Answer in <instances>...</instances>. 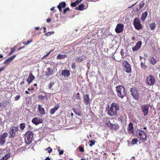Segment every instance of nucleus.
<instances>
[{
    "label": "nucleus",
    "mask_w": 160,
    "mask_h": 160,
    "mask_svg": "<svg viewBox=\"0 0 160 160\" xmlns=\"http://www.w3.org/2000/svg\"><path fill=\"white\" fill-rule=\"evenodd\" d=\"M48 149H50L48 151V153H50L52 151V149L50 148V147H48V148H47L46 150H47Z\"/></svg>",
    "instance_id": "3c124183"
},
{
    "label": "nucleus",
    "mask_w": 160,
    "mask_h": 160,
    "mask_svg": "<svg viewBox=\"0 0 160 160\" xmlns=\"http://www.w3.org/2000/svg\"><path fill=\"white\" fill-rule=\"evenodd\" d=\"M120 53L122 56V57H125L126 55L127 54L124 52L123 49H121L120 51Z\"/></svg>",
    "instance_id": "e433bc0d"
},
{
    "label": "nucleus",
    "mask_w": 160,
    "mask_h": 160,
    "mask_svg": "<svg viewBox=\"0 0 160 160\" xmlns=\"http://www.w3.org/2000/svg\"><path fill=\"white\" fill-rule=\"evenodd\" d=\"M48 55H49L47 53V54H46V55L44 56L42 58H42H45L47 56H48Z\"/></svg>",
    "instance_id": "13d9d810"
},
{
    "label": "nucleus",
    "mask_w": 160,
    "mask_h": 160,
    "mask_svg": "<svg viewBox=\"0 0 160 160\" xmlns=\"http://www.w3.org/2000/svg\"><path fill=\"white\" fill-rule=\"evenodd\" d=\"M43 122L42 119L38 118H34L32 120V122L36 125L42 123Z\"/></svg>",
    "instance_id": "2eb2a0df"
},
{
    "label": "nucleus",
    "mask_w": 160,
    "mask_h": 160,
    "mask_svg": "<svg viewBox=\"0 0 160 160\" xmlns=\"http://www.w3.org/2000/svg\"><path fill=\"white\" fill-rule=\"evenodd\" d=\"M44 98H45V99L47 100H48V96L47 95H46L44 96Z\"/></svg>",
    "instance_id": "6e6d98bb"
},
{
    "label": "nucleus",
    "mask_w": 160,
    "mask_h": 160,
    "mask_svg": "<svg viewBox=\"0 0 160 160\" xmlns=\"http://www.w3.org/2000/svg\"><path fill=\"white\" fill-rule=\"evenodd\" d=\"M148 60L149 62L151 63L152 65H155L157 63V61L156 59L154 58L153 57H150L148 58Z\"/></svg>",
    "instance_id": "393cba45"
},
{
    "label": "nucleus",
    "mask_w": 160,
    "mask_h": 160,
    "mask_svg": "<svg viewBox=\"0 0 160 160\" xmlns=\"http://www.w3.org/2000/svg\"><path fill=\"white\" fill-rule=\"evenodd\" d=\"M146 81L147 84L150 86L153 85L155 82L154 77L152 75H150L147 78Z\"/></svg>",
    "instance_id": "423d86ee"
},
{
    "label": "nucleus",
    "mask_w": 160,
    "mask_h": 160,
    "mask_svg": "<svg viewBox=\"0 0 160 160\" xmlns=\"http://www.w3.org/2000/svg\"><path fill=\"white\" fill-rule=\"evenodd\" d=\"M130 92L131 95L135 99L138 98L139 95L138 92L136 88H132L131 89Z\"/></svg>",
    "instance_id": "9d476101"
},
{
    "label": "nucleus",
    "mask_w": 160,
    "mask_h": 160,
    "mask_svg": "<svg viewBox=\"0 0 160 160\" xmlns=\"http://www.w3.org/2000/svg\"><path fill=\"white\" fill-rule=\"evenodd\" d=\"M58 151L59 152V155H62L63 153V150H58Z\"/></svg>",
    "instance_id": "8fccbe9b"
},
{
    "label": "nucleus",
    "mask_w": 160,
    "mask_h": 160,
    "mask_svg": "<svg viewBox=\"0 0 160 160\" xmlns=\"http://www.w3.org/2000/svg\"><path fill=\"white\" fill-rule=\"evenodd\" d=\"M70 74V71L69 70H64L62 71L60 75L63 76L64 77L67 78L69 77Z\"/></svg>",
    "instance_id": "f3484780"
},
{
    "label": "nucleus",
    "mask_w": 160,
    "mask_h": 160,
    "mask_svg": "<svg viewBox=\"0 0 160 160\" xmlns=\"http://www.w3.org/2000/svg\"><path fill=\"white\" fill-rule=\"evenodd\" d=\"M24 81H23L20 83V85H22V84H24Z\"/></svg>",
    "instance_id": "680f3d73"
},
{
    "label": "nucleus",
    "mask_w": 160,
    "mask_h": 160,
    "mask_svg": "<svg viewBox=\"0 0 160 160\" xmlns=\"http://www.w3.org/2000/svg\"><path fill=\"white\" fill-rule=\"evenodd\" d=\"M119 109L118 105L115 103L113 102L110 107L108 108V113L111 116H114L117 115L118 111Z\"/></svg>",
    "instance_id": "f257e3e1"
},
{
    "label": "nucleus",
    "mask_w": 160,
    "mask_h": 160,
    "mask_svg": "<svg viewBox=\"0 0 160 160\" xmlns=\"http://www.w3.org/2000/svg\"><path fill=\"white\" fill-rule=\"evenodd\" d=\"M124 26L121 24H118L115 29L116 32L117 33H119L121 32L123 30Z\"/></svg>",
    "instance_id": "f8f14e48"
},
{
    "label": "nucleus",
    "mask_w": 160,
    "mask_h": 160,
    "mask_svg": "<svg viewBox=\"0 0 160 160\" xmlns=\"http://www.w3.org/2000/svg\"><path fill=\"white\" fill-rule=\"evenodd\" d=\"M69 10V8L68 7L63 10V13L64 14H65L66 12L68 11Z\"/></svg>",
    "instance_id": "37998d69"
},
{
    "label": "nucleus",
    "mask_w": 160,
    "mask_h": 160,
    "mask_svg": "<svg viewBox=\"0 0 160 160\" xmlns=\"http://www.w3.org/2000/svg\"><path fill=\"white\" fill-rule=\"evenodd\" d=\"M25 124L24 123H21L19 125L20 129L21 130H23L25 128Z\"/></svg>",
    "instance_id": "473e14b6"
},
{
    "label": "nucleus",
    "mask_w": 160,
    "mask_h": 160,
    "mask_svg": "<svg viewBox=\"0 0 160 160\" xmlns=\"http://www.w3.org/2000/svg\"><path fill=\"white\" fill-rule=\"evenodd\" d=\"M109 122L110 123V125L109 126L110 128L114 130H116L119 128V126L118 124L115 123L112 124L111 123L110 121H109Z\"/></svg>",
    "instance_id": "aec40b11"
},
{
    "label": "nucleus",
    "mask_w": 160,
    "mask_h": 160,
    "mask_svg": "<svg viewBox=\"0 0 160 160\" xmlns=\"http://www.w3.org/2000/svg\"><path fill=\"white\" fill-rule=\"evenodd\" d=\"M16 49H17V46H15L13 47V48H12L11 49V51H10V52L9 53V55H10L11 54H12L15 51V50H16Z\"/></svg>",
    "instance_id": "72a5a7b5"
},
{
    "label": "nucleus",
    "mask_w": 160,
    "mask_h": 160,
    "mask_svg": "<svg viewBox=\"0 0 160 160\" xmlns=\"http://www.w3.org/2000/svg\"><path fill=\"white\" fill-rule=\"evenodd\" d=\"M32 38H30V39L27 41V42H26V44L27 45L29 44L30 42H32Z\"/></svg>",
    "instance_id": "c03bdc74"
},
{
    "label": "nucleus",
    "mask_w": 160,
    "mask_h": 160,
    "mask_svg": "<svg viewBox=\"0 0 160 160\" xmlns=\"http://www.w3.org/2000/svg\"><path fill=\"white\" fill-rule=\"evenodd\" d=\"M66 3L64 2H62L59 3L58 5L61 6L62 8H64L66 6Z\"/></svg>",
    "instance_id": "f704fd0d"
},
{
    "label": "nucleus",
    "mask_w": 160,
    "mask_h": 160,
    "mask_svg": "<svg viewBox=\"0 0 160 160\" xmlns=\"http://www.w3.org/2000/svg\"><path fill=\"white\" fill-rule=\"evenodd\" d=\"M55 8V7H53L50 9V10L52 11H53L54 10Z\"/></svg>",
    "instance_id": "bf43d9fd"
},
{
    "label": "nucleus",
    "mask_w": 160,
    "mask_h": 160,
    "mask_svg": "<svg viewBox=\"0 0 160 160\" xmlns=\"http://www.w3.org/2000/svg\"><path fill=\"white\" fill-rule=\"evenodd\" d=\"M45 160H50V159L48 157H47Z\"/></svg>",
    "instance_id": "052dcab7"
},
{
    "label": "nucleus",
    "mask_w": 160,
    "mask_h": 160,
    "mask_svg": "<svg viewBox=\"0 0 160 160\" xmlns=\"http://www.w3.org/2000/svg\"><path fill=\"white\" fill-rule=\"evenodd\" d=\"M38 108L39 112L41 115H43L45 114L44 109L43 108H42L41 105H39Z\"/></svg>",
    "instance_id": "412c9836"
},
{
    "label": "nucleus",
    "mask_w": 160,
    "mask_h": 160,
    "mask_svg": "<svg viewBox=\"0 0 160 160\" xmlns=\"http://www.w3.org/2000/svg\"><path fill=\"white\" fill-rule=\"evenodd\" d=\"M10 157V155L9 154H7L1 160H7Z\"/></svg>",
    "instance_id": "c9c22d12"
},
{
    "label": "nucleus",
    "mask_w": 160,
    "mask_h": 160,
    "mask_svg": "<svg viewBox=\"0 0 160 160\" xmlns=\"http://www.w3.org/2000/svg\"><path fill=\"white\" fill-rule=\"evenodd\" d=\"M20 97L19 95H17L15 98V100L17 101L19 100Z\"/></svg>",
    "instance_id": "49530a36"
},
{
    "label": "nucleus",
    "mask_w": 160,
    "mask_h": 160,
    "mask_svg": "<svg viewBox=\"0 0 160 160\" xmlns=\"http://www.w3.org/2000/svg\"><path fill=\"white\" fill-rule=\"evenodd\" d=\"M33 137V134L32 132L28 131L27 132L25 135V142L27 144L31 143Z\"/></svg>",
    "instance_id": "20e7f679"
},
{
    "label": "nucleus",
    "mask_w": 160,
    "mask_h": 160,
    "mask_svg": "<svg viewBox=\"0 0 160 160\" xmlns=\"http://www.w3.org/2000/svg\"><path fill=\"white\" fill-rule=\"evenodd\" d=\"M8 133L4 132L0 136V144L2 145L5 142V138L8 136Z\"/></svg>",
    "instance_id": "9b49d317"
},
{
    "label": "nucleus",
    "mask_w": 160,
    "mask_h": 160,
    "mask_svg": "<svg viewBox=\"0 0 160 160\" xmlns=\"http://www.w3.org/2000/svg\"><path fill=\"white\" fill-rule=\"evenodd\" d=\"M122 64L123 68V69L128 73H130L131 71V68L130 65L128 62L123 61L122 62Z\"/></svg>",
    "instance_id": "39448f33"
},
{
    "label": "nucleus",
    "mask_w": 160,
    "mask_h": 160,
    "mask_svg": "<svg viewBox=\"0 0 160 160\" xmlns=\"http://www.w3.org/2000/svg\"><path fill=\"white\" fill-rule=\"evenodd\" d=\"M16 55H14L7 59L3 62L4 64H9L16 57Z\"/></svg>",
    "instance_id": "6ab92c4d"
},
{
    "label": "nucleus",
    "mask_w": 160,
    "mask_h": 160,
    "mask_svg": "<svg viewBox=\"0 0 160 160\" xmlns=\"http://www.w3.org/2000/svg\"><path fill=\"white\" fill-rule=\"evenodd\" d=\"M146 59L144 58L143 59V61H142L141 63V67L142 69H145L147 68V67L145 65Z\"/></svg>",
    "instance_id": "cd10ccee"
},
{
    "label": "nucleus",
    "mask_w": 160,
    "mask_h": 160,
    "mask_svg": "<svg viewBox=\"0 0 160 160\" xmlns=\"http://www.w3.org/2000/svg\"><path fill=\"white\" fill-rule=\"evenodd\" d=\"M133 24L135 28L139 30L142 28L140 20L138 18H135L133 20Z\"/></svg>",
    "instance_id": "0eeeda50"
},
{
    "label": "nucleus",
    "mask_w": 160,
    "mask_h": 160,
    "mask_svg": "<svg viewBox=\"0 0 160 160\" xmlns=\"http://www.w3.org/2000/svg\"><path fill=\"white\" fill-rule=\"evenodd\" d=\"M25 93L27 94H29V92L27 91H25Z\"/></svg>",
    "instance_id": "69168bd1"
},
{
    "label": "nucleus",
    "mask_w": 160,
    "mask_h": 160,
    "mask_svg": "<svg viewBox=\"0 0 160 160\" xmlns=\"http://www.w3.org/2000/svg\"><path fill=\"white\" fill-rule=\"evenodd\" d=\"M66 57V55L59 54L58 55L57 58L58 59H60L64 58Z\"/></svg>",
    "instance_id": "2f4dec72"
},
{
    "label": "nucleus",
    "mask_w": 160,
    "mask_h": 160,
    "mask_svg": "<svg viewBox=\"0 0 160 160\" xmlns=\"http://www.w3.org/2000/svg\"><path fill=\"white\" fill-rule=\"evenodd\" d=\"M35 77L32 75V73H30L26 80L27 82H28V84H29L35 79Z\"/></svg>",
    "instance_id": "a211bd4d"
},
{
    "label": "nucleus",
    "mask_w": 160,
    "mask_h": 160,
    "mask_svg": "<svg viewBox=\"0 0 160 160\" xmlns=\"http://www.w3.org/2000/svg\"><path fill=\"white\" fill-rule=\"evenodd\" d=\"M75 98L76 99H80V97L79 96V93H77V95H76V96H75Z\"/></svg>",
    "instance_id": "a18cd8bd"
},
{
    "label": "nucleus",
    "mask_w": 160,
    "mask_h": 160,
    "mask_svg": "<svg viewBox=\"0 0 160 160\" xmlns=\"http://www.w3.org/2000/svg\"><path fill=\"white\" fill-rule=\"evenodd\" d=\"M144 6V2H142V3L140 4L139 5V10L142 8Z\"/></svg>",
    "instance_id": "09e8293b"
},
{
    "label": "nucleus",
    "mask_w": 160,
    "mask_h": 160,
    "mask_svg": "<svg viewBox=\"0 0 160 160\" xmlns=\"http://www.w3.org/2000/svg\"><path fill=\"white\" fill-rule=\"evenodd\" d=\"M149 105L144 104L141 107L142 111L143 112L144 116H146L148 115V113L149 106Z\"/></svg>",
    "instance_id": "1a4fd4ad"
},
{
    "label": "nucleus",
    "mask_w": 160,
    "mask_h": 160,
    "mask_svg": "<svg viewBox=\"0 0 160 160\" xmlns=\"http://www.w3.org/2000/svg\"><path fill=\"white\" fill-rule=\"evenodd\" d=\"M85 59V57L83 56H80L76 58L75 60L77 62H81L83 61Z\"/></svg>",
    "instance_id": "b1692460"
},
{
    "label": "nucleus",
    "mask_w": 160,
    "mask_h": 160,
    "mask_svg": "<svg viewBox=\"0 0 160 160\" xmlns=\"http://www.w3.org/2000/svg\"><path fill=\"white\" fill-rule=\"evenodd\" d=\"M54 83H55L54 82H50L48 85V88L50 90H53L52 87Z\"/></svg>",
    "instance_id": "7c9ffc66"
},
{
    "label": "nucleus",
    "mask_w": 160,
    "mask_h": 160,
    "mask_svg": "<svg viewBox=\"0 0 160 160\" xmlns=\"http://www.w3.org/2000/svg\"><path fill=\"white\" fill-rule=\"evenodd\" d=\"M137 4V2H136V3L132 4V6H131V7H132L134 6L136 4Z\"/></svg>",
    "instance_id": "0e129e2a"
},
{
    "label": "nucleus",
    "mask_w": 160,
    "mask_h": 160,
    "mask_svg": "<svg viewBox=\"0 0 160 160\" xmlns=\"http://www.w3.org/2000/svg\"><path fill=\"white\" fill-rule=\"evenodd\" d=\"M4 69V67H2L1 68H0V72H2V71H3Z\"/></svg>",
    "instance_id": "4d7b16f0"
},
{
    "label": "nucleus",
    "mask_w": 160,
    "mask_h": 160,
    "mask_svg": "<svg viewBox=\"0 0 160 160\" xmlns=\"http://www.w3.org/2000/svg\"><path fill=\"white\" fill-rule=\"evenodd\" d=\"M58 8L59 11L61 12L62 11V8L61 6L58 5Z\"/></svg>",
    "instance_id": "603ef678"
},
{
    "label": "nucleus",
    "mask_w": 160,
    "mask_h": 160,
    "mask_svg": "<svg viewBox=\"0 0 160 160\" xmlns=\"http://www.w3.org/2000/svg\"><path fill=\"white\" fill-rule=\"evenodd\" d=\"M89 141L90 143L89 144V145L90 147H92L95 144V142L94 141L90 140Z\"/></svg>",
    "instance_id": "ea45409f"
},
{
    "label": "nucleus",
    "mask_w": 160,
    "mask_h": 160,
    "mask_svg": "<svg viewBox=\"0 0 160 160\" xmlns=\"http://www.w3.org/2000/svg\"><path fill=\"white\" fill-rule=\"evenodd\" d=\"M128 130L129 133L131 134H133V124L132 123H130L128 125Z\"/></svg>",
    "instance_id": "4be33fe9"
},
{
    "label": "nucleus",
    "mask_w": 160,
    "mask_h": 160,
    "mask_svg": "<svg viewBox=\"0 0 160 160\" xmlns=\"http://www.w3.org/2000/svg\"><path fill=\"white\" fill-rule=\"evenodd\" d=\"M79 3L78 0H77L76 1L74 2L71 3V6L72 7H75Z\"/></svg>",
    "instance_id": "4c0bfd02"
},
{
    "label": "nucleus",
    "mask_w": 160,
    "mask_h": 160,
    "mask_svg": "<svg viewBox=\"0 0 160 160\" xmlns=\"http://www.w3.org/2000/svg\"><path fill=\"white\" fill-rule=\"evenodd\" d=\"M72 68H75V63H73L72 64Z\"/></svg>",
    "instance_id": "864d4df0"
},
{
    "label": "nucleus",
    "mask_w": 160,
    "mask_h": 160,
    "mask_svg": "<svg viewBox=\"0 0 160 160\" xmlns=\"http://www.w3.org/2000/svg\"><path fill=\"white\" fill-rule=\"evenodd\" d=\"M148 12L147 11H145L144 12L142 13V14L141 17V19L142 21H144L145 18L148 16Z\"/></svg>",
    "instance_id": "bb28decb"
},
{
    "label": "nucleus",
    "mask_w": 160,
    "mask_h": 160,
    "mask_svg": "<svg viewBox=\"0 0 160 160\" xmlns=\"http://www.w3.org/2000/svg\"><path fill=\"white\" fill-rule=\"evenodd\" d=\"M84 5L83 4H81L78 7L76 8V9L78 10H83Z\"/></svg>",
    "instance_id": "c85d7f7f"
},
{
    "label": "nucleus",
    "mask_w": 160,
    "mask_h": 160,
    "mask_svg": "<svg viewBox=\"0 0 160 160\" xmlns=\"http://www.w3.org/2000/svg\"><path fill=\"white\" fill-rule=\"evenodd\" d=\"M38 99L40 100H42L44 99V96L42 95H40L38 97Z\"/></svg>",
    "instance_id": "a19ab883"
},
{
    "label": "nucleus",
    "mask_w": 160,
    "mask_h": 160,
    "mask_svg": "<svg viewBox=\"0 0 160 160\" xmlns=\"http://www.w3.org/2000/svg\"><path fill=\"white\" fill-rule=\"evenodd\" d=\"M79 150L80 152H83L84 151V150L83 148V147H79Z\"/></svg>",
    "instance_id": "de8ad7c7"
},
{
    "label": "nucleus",
    "mask_w": 160,
    "mask_h": 160,
    "mask_svg": "<svg viewBox=\"0 0 160 160\" xmlns=\"http://www.w3.org/2000/svg\"><path fill=\"white\" fill-rule=\"evenodd\" d=\"M18 130H19L18 128V127L12 126L11 127L8 132L9 137L12 138H14L15 136L16 132Z\"/></svg>",
    "instance_id": "7ed1b4c3"
},
{
    "label": "nucleus",
    "mask_w": 160,
    "mask_h": 160,
    "mask_svg": "<svg viewBox=\"0 0 160 160\" xmlns=\"http://www.w3.org/2000/svg\"><path fill=\"white\" fill-rule=\"evenodd\" d=\"M117 94L120 98H122L126 96V90L122 86H119L116 88Z\"/></svg>",
    "instance_id": "f03ea898"
},
{
    "label": "nucleus",
    "mask_w": 160,
    "mask_h": 160,
    "mask_svg": "<svg viewBox=\"0 0 160 160\" xmlns=\"http://www.w3.org/2000/svg\"><path fill=\"white\" fill-rule=\"evenodd\" d=\"M83 102L86 105H87L89 104V102H90V100L88 95L85 94L83 95Z\"/></svg>",
    "instance_id": "dca6fc26"
},
{
    "label": "nucleus",
    "mask_w": 160,
    "mask_h": 160,
    "mask_svg": "<svg viewBox=\"0 0 160 160\" xmlns=\"http://www.w3.org/2000/svg\"><path fill=\"white\" fill-rule=\"evenodd\" d=\"M59 108V106L57 105L55 106L54 108H52L50 110V113L51 114H53Z\"/></svg>",
    "instance_id": "5701e85b"
},
{
    "label": "nucleus",
    "mask_w": 160,
    "mask_h": 160,
    "mask_svg": "<svg viewBox=\"0 0 160 160\" xmlns=\"http://www.w3.org/2000/svg\"><path fill=\"white\" fill-rule=\"evenodd\" d=\"M54 72V69H52L50 68H48L45 72L46 75L47 77H49L52 75Z\"/></svg>",
    "instance_id": "ddd939ff"
},
{
    "label": "nucleus",
    "mask_w": 160,
    "mask_h": 160,
    "mask_svg": "<svg viewBox=\"0 0 160 160\" xmlns=\"http://www.w3.org/2000/svg\"><path fill=\"white\" fill-rule=\"evenodd\" d=\"M139 57H140V60H141L143 58V57H142L141 56H140Z\"/></svg>",
    "instance_id": "338daca9"
},
{
    "label": "nucleus",
    "mask_w": 160,
    "mask_h": 160,
    "mask_svg": "<svg viewBox=\"0 0 160 160\" xmlns=\"http://www.w3.org/2000/svg\"><path fill=\"white\" fill-rule=\"evenodd\" d=\"M72 110L76 114L79 116H82V113L81 110L77 109L75 108H73Z\"/></svg>",
    "instance_id": "a878e982"
},
{
    "label": "nucleus",
    "mask_w": 160,
    "mask_h": 160,
    "mask_svg": "<svg viewBox=\"0 0 160 160\" xmlns=\"http://www.w3.org/2000/svg\"><path fill=\"white\" fill-rule=\"evenodd\" d=\"M149 26L151 30H154L155 29L156 24L155 23H152L150 24Z\"/></svg>",
    "instance_id": "c756f323"
},
{
    "label": "nucleus",
    "mask_w": 160,
    "mask_h": 160,
    "mask_svg": "<svg viewBox=\"0 0 160 160\" xmlns=\"http://www.w3.org/2000/svg\"><path fill=\"white\" fill-rule=\"evenodd\" d=\"M142 44V42L141 41H139L137 42L136 43L135 46L132 48L133 51L134 52L138 50L141 48Z\"/></svg>",
    "instance_id": "4468645a"
},
{
    "label": "nucleus",
    "mask_w": 160,
    "mask_h": 160,
    "mask_svg": "<svg viewBox=\"0 0 160 160\" xmlns=\"http://www.w3.org/2000/svg\"><path fill=\"white\" fill-rule=\"evenodd\" d=\"M138 137L142 140H146L147 139L146 134L142 130H140L137 132Z\"/></svg>",
    "instance_id": "6e6552de"
},
{
    "label": "nucleus",
    "mask_w": 160,
    "mask_h": 160,
    "mask_svg": "<svg viewBox=\"0 0 160 160\" xmlns=\"http://www.w3.org/2000/svg\"><path fill=\"white\" fill-rule=\"evenodd\" d=\"M23 43L24 45H27V44H26V42H23Z\"/></svg>",
    "instance_id": "774afa93"
},
{
    "label": "nucleus",
    "mask_w": 160,
    "mask_h": 160,
    "mask_svg": "<svg viewBox=\"0 0 160 160\" xmlns=\"http://www.w3.org/2000/svg\"><path fill=\"white\" fill-rule=\"evenodd\" d=\"M51 19L50 18H48L47 19V22H51Z\"/></svg>",
    "instance_id": "5fc2aeb1"
},
{
    "label": "nucleus",
    "mask_w": 160,
    "mask_h": 160,
    "mask_svg": "<svg viewBox=\"0 0 160 160\" xmlns=\"http://www.w3.org/2000/svg\"><path fill=\"white\" fill-rule=\"evenodd\" d=\"M43 28V30H44V32H46L45 30L46 29V28L45 27H44Z\"/></svg>",
    "instance_id": "e2e57ef3"
},
{
    "label": "nucleus",
    "mask_w": 160,
    "mask_h": 160,
    "mask_svg": "<svg viewBox=\"0 0 160 160\" xmlns=\"http://www.w3.org/2000/svg\"><path fill=\"white\" fill-rule=\"evenodd\" d=\"M53 33L54 32H50L45 33V35L46 36H49L51 34H53Z\"/></svg>",
    "instance_id": "79ce46f5"
},
{
    "label": "nucleus",
    "mask_w": 160,
    "mask_h": 160,
    "mask_svg": "<svg viewBox=\"0 0 160 160\" xmlns=\"http://www.w3.org/2000/svg\"><path fill=\"white\" fill-rule=\"evenodd\" d=\"M138 142L137 139L134 138L132 139V144H135Z\"/></svg>",
    "instance_id": "58836bf2"
}]
</instances>
